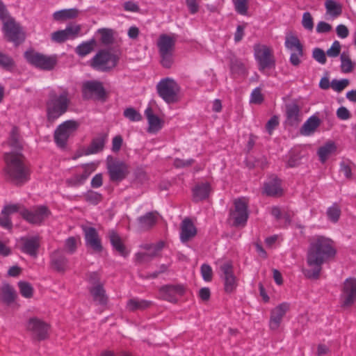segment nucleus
Wrapping results in <instances>:
<instances>
[{
    "instance_id": "f257e3e1",
    "label": "nucleus",
    "mask_w": 356,
    "mask_h": 356,
    "mask_svg": "<svg viewBox=\"0 0 356 356\" xmlns=\"http://www.w3.org/2000/svg\"><path fill=\"white\" fill-rule=\"evenodd\" d=\"M336 254L334 242L330 238L318 235L310 238L306 261L311 268L302 269L305 277L310 280H318L322 265L332 259Z\"/></svg>"
},
{
    "instance_id": "f03ea898",
    "label": "nucleus",
    "mask_w": 356,
    "mask_h": 356,
    "mask_svg": "<svg viewBox=\"0 0 356 356\" xmlns=\"http://www.w3.org/2000/svg\"><path fill=\"white\" fill-rule=\"evenodd\" d=\"M3 161L2 175L7 182L22 186L31 179V165L22 153L13 150L6 152L3 154Z\"/></svg>"
},
{
    "instance_id": "7ed1b4c3",
    "label": "nucleus",
    "mask_w": 356,
    "mask_h": 356,
    "mask_svg": "<svg viewBox=\"0 0 356 356\" xmlns=\"http://www.w3.org/2000/svg\"><path fill=\"white\" fill-rule=\"evenodd\" d=\"M70 104V99L67 90H64L59 95L54 90H51L45 103L47 122H55L68 111Z\"/></svg>"
},
{
    "instance_id": "20e7f679",
    "label": "nucleus",
    "mask_w": 356,
    "mask_h": 356,
    "mask_svg": "<svg viewBox=\"0 0 356 356\" xmlns=\"http://www.w3.org/2000/svg\"><path fill=\"white\" fill-rule=\"evenodd\" d=\"M24 57L30 65L44 71L52 70L58 62L56 55L47 56L33 49L26 51Z\"/></svg>"
},
{
    "instance_id": "39448f33",
    "label": "nucleus",
    "mask_w": 356,
    "mask_h": 356,
    "mask_svg": "<svg viewBox=\"0 0 356 356\" xmlns=\"http://www.w3.org/2000/svg\"><path fill=\"white\" fill-rule=\"evenodd\" d=\"M119 58L107 49L99 50L90 60L91 67L98 71L109 72L118 65Z\"/></svg>"
},
{
    "instance_id": "423d86ee",
    "label": "nucleus",
    "mask_w": 356,
    "mask_h": 356,
    "mask_svg": "<svg viewBox=\"0 0 356 356\" xmlns=\"http://www.w3.org/2000/svg\"><path fill=\"white\" fill-rule=\"evenodd\" d=\"M234 209L229 211V218L234 227H244L249 217L248 202L245 197L236 199L234 202Z\"/></svg>"
},
{
    "instance_id": "0eeeda50",
    "label": "nucleus",
    "mask_w": 356,
    "mask_h": 356,
    "mask_svg": "<svg viewBox=\"0 0 356 356\" xmlns=\"http://www.w3.org/2000/svg\"><path fill=\"white\" fill-rule=\"evenodd\" d=\"M156 90L159 95L168 104H173L178 100L179 87L177 83L169 78L160 81Z\"/></svg>"
},
{
    "instance_id": "6e6552de",
    "label": "nucleus",
    "mask_w": 356,
    "mask_h": 356,
    "mask_svg": "<svg viewBox=\"0 0 356 356\" xmlns=\"http://www.w3.org/2000/svg\"><path fill=\"white\" fill-rule=\"evenodd\" d=\"M106 167L110 180L113 182L122 181L129 173V166L126 163L111 156L107 159Z\"/></svg>"
},
{
    "instance_id": "1a4fd4ad",
    "label": "nucleus",
    "mask_w": 356,
    "mask_h": 356,
    "mask_svg": "<svg viewBox=\"0 0 356 356\" xmlns=\"http://www.w3.org/2000/svg\"><path fill=\"white\" fill-rule=\"evenodd\" d=\"M254 56L258 63L259 70L264 72L266 69L274 68L275 59L270 48L266 45L254 47Z\"/></svg>"
},
{
    "instance_id": "9d476101",
    "label": "nucleus",
    "mask_w": 356,
    "mask_h": 356,
    "mask_svg": "<svg viewBox=\"0 0 356 356\" xmlns=\"http://www.w3.org/2000/svg\"><path fill=\"white\" fill-rule=\"evenodd\" d=\"M79 124L74 120H67L60 124L54 132V141L60 147H65L70 136L75 131Z\"/></svg>"
},
{
    "instance_id": "9b49d317",
    "label": "nucleus",
    "mask_w": 356,
    "mask_h": 356,
    "mask_svg": "<svg viewBox=\"0 0 356 356\" xmlns=\"http://www.w3.org/2000/svg\"><path fill=\"white\" fill-rule=\"evenodd\" d=\"M83 97L84 99L94 98L104 102L107 97L106 92L102 82L99 81H88L83 84Z\"/></svg>"
},
{
    "instance_id": "f8f14e48",
    "label": "nucleus",
    "mask_w": 356,
    "mask_h": 356,
    "mask_svg": "<svg viewBox=\"0 0 356 356\" xmlns=\"http://www.w3.org/2000/svg\"><path fill=\"white\" fill-rule=\"evenodd\" d=\"M49 327V324L37 317L30 318L26 325V330L38 341H42L48 337Z\"/></svg>"
},
{
    "instance_id": "ddd939ff",
    "label": "nucleus",
    "mask_w": 356,
    "mask_h": 356,
    "mask_svg": "<svg viewBox=\"0 0 356 356\" xmlns=\"http://www.w3.org/2000/svg\"><path fill=\"white\" fill-rule=\"evenodd\" d=\"M3 31L9 42H12L15 46L22 43L25 40V34L20 26L15 19H10L3 25Z\"/></svg>"
},
{
    "instance_id": "4468645a",
    "label": "nucleus",
    "mask_w": 356,
    "mask_h": 356,
    "mask_svg": "<svg viewBox=\"0 0 356 356\" xmlns=\"http://www.w3.org/2000/svg\"><path fill=\"white\" fill-rule=\"evenodd\" d=\"M19 213L29 223L40 224L51 214V211L46 206L40 205L31 211L24 208L20 211Z\"/></svg>"
},
{
    "instance_id": "2eb2a0df",
    "label": "nucleus",
    "mask_w": 356,
    "mask_h": 356,
    "mask_svg": "<svg viewBox=\"0 0 356 356\" xmlns=\"http://www.w3.org/2000/svg\"><path fill=\"white\" fill-rule=\"evenodd\" d=\"M185 291V287L181 284H165L159 289V296L163 300L176 303Z\"/></svg>"
},
{
    "instance_id": "dca6fc26",
    "label": "nucleus",
    "mask_w": 356,
    "mask_h": 356,
    "mask_svg": "<svg viewBox=\"0 0 356 356\" xmlns=\"http://www.w3.org/2000/svg\"><path fill=\"white\" fill-rule=\"evenodd\" d=\"M343 307H350L356 302V279L348 278L343 284L341 294Z\"/></svg>"
},
{
    "instance_id": "f3484780",
    "label": "nucleus",
    "mask_w": 356,
    "mask_h": 356,
    "mask_svg": "<svg viewBox=\"0 0 356 356\" xmlns=\"http://www.w3.org/2000/svg\"><path fill=\"white\" fill-rule=\"evenodd\" d=\"M221 275L224 281V289L226 293H232L237 286V279L234 274V268L232 261H228L220 266Z\"/></svg>"
},
{
    "instance_id": "a211bd4d",
    "label": "nucleus",
    "mask_w": 356,
    "mask_h": 356,
    "mask_svg": "<svg viewBox=\"0 0 356 356\" xmlns=\"http://www.w3.org/2000/svg\"><path fill=\"white\" fill-rule=\"evenodd\" d=\"M81 31L80 25H69L64 30H59L51 34L52 40L62 43L69 39L76 38Z\"/></svg>"
},
{
    "instance_id": "6ab92c4d",
    "label": "nucleus",
    "mask_w": 356,
    "mask_h": 356,
    "mask_svg": "<svg viewBox=\"0 0 356 356\" xmlns=\"http://www.w3.org/2000/svg\"><path fill=\"white\" fill-rule=\"evenodd\" d=\"M22 252L26 253L34 258L37 257L39 248L40 246V237L38 236L31 237H22L20 238Z\"/></svg>"
},
{
    "instance_id": "aec40b11",
    "label": "nucleus",
    "mask_w": 356,
    "mask_h": 356,
    "mask_svg": "<svg viewBox=\"0 0 356 356\" xmlns=\"http://www.w3.org/2000/svg\"><path fill=\"white\" fill-rule=\"evenodd\" d=\"M83 232L86 246L90 247L95 252H101L103 247L96 229L92 227H86L83 228Z\"/></svg>"
},
{
    "instance_id": "412c9836",
    "label": "nucleus",
    "mask_w": 356,
    "mask_h": 356,
    "mask_svg": "<svg viewBox=\"0 0 356 356\" xmlns=\"http://www.w3.org/2000/svg\"><path fill=\"white\" fill-rule=\"evenodd\" d=\"M289 309V305L286 302H283L271 311L269 326L272 330L278 329L283 317Z\"/></svg>"
},
{
    "instance_id": "4be33fe9",
    "label": "nucleus",
    "mask_w": 356,
    "mask_h": 356,
    "mask_svg": "<svg viewBox=\"0 0 356 356\" xmlns=\"http://www.w3.org/2000/svg\"><path fill=\"white\" fill-rule=\"evenodd\" d=\"M68 259L62 250L58 249L50 254V266L54 270L63 273L66 270Z\"/></svg>"
},
{
    "instance_id": "5701e85b",
    "label": "nucleus",
    "mask_w": 356,
    "mask_h": 356,
    "mask_svg": "<svg viewBox=\"0 0 356 356\" xmlns=\"http://www.w3.org/2000/svg\"><path fill=\"white\" fill-rule=\"evenodd\" d=\"M286 122L291 127H296L301 122L300 108L296 103L286 104Z\"/></svg>"
},
{
    "instance_id": "b1692460",
    "label": "nucleus",
    "mask_w": 356,
    "mask_h": 356,
    "mask_svg": "<svg viewBox=\"0 0 356 356\" xmlns=\"http://www.w3.org/2000/svg\"><path fill=\"white\" fill-rule=\"evenodd\" d=\"M107 236L113 248L122 257H127L129 251L120 235L115 230L111 229L108 232Z\"/></svg>"
},
{
    "instance_id": "393cba45",
    "label": "nucleus",
    "mask_w": 356,
    "mask_h": 356,
    "mask_svg": "<svg viewBox=\"0 0 356 356\" xmlns=\"http://www.w3.org/2000/svg\"><path fill=\"white\" fill-rule=\"evenodd\" d=\"M264 192L268 196L276 197L282 195L281 180L277 177H273L264 185Z\"/></svg>"
},
{
    "instance_id": "a878e982",
    "label": "nucleus",
    "mask_w": 356,
    "mask_h": 356,
    "mask_svg": "<svg viewBox=\"0 0 356 356\" xmlns=\"http://www.w3.org/2000/svg\"><path fill=\"white\" fill-rule=\"evenodd\" d=\"M197 234V229L192 220L189 218H185L181 226L180 238L184 243L188 241Z\"/></svg>"
},
{
    "instance_id": "bb28decb",
    "label": "nucleus",
    "mask_w": 356,
    "mask_h": 356,
    "mask_svg": "<svg viewBox=\"0 0 356 356\" xmlns=\"http://www.w3.org/2000/svg\"><path fill=\"white\" fill-rule=\"evenodd\" d=\"M175 39L166 34H161L157 41L159 53L174 52Z\"/></svg>"
},
{
    "instance_id": "cd10ccee",
    "label": "nucleus",
    "mask_w": 356,
    "mask_h": 356,
    "mask_svg": "<svg viewBox=\"0 0 356 356\" xmlns=\"http://www.w3.org/2000/svg\"><path fill=\"white\" fill-rule=\"evenodd\" d=\"M107 135L101 134L97 137L92 138L90 145L85 149V154L90 155L97 154L104 149Z\"/></svg>"
},
{
    "instance_id": "c85d7f7f",
    "label": "nucleus",
    "mask_w": 356,
    "mask_h": 356,
    "mask_svg": "<svg viewBox=\"0 0 356 356\" xmlns=\"http://www.w3.org/2000/svg\"><path fill=\"white\" fill-rule=\"evenodd\" d=\"M158 213L150 211L138 218V225L140 229L147 231L153 227L157 222Z\"/></svg>"
},
{
    "instance_id": "c756f323",
    "label": "nucleus",
    "mask_w": 356,
    "mask_h": 356,
    "mask_svg": "<svg viewBox=\"0 0 356 356\" xmlns=\"http://www.w3.org/2000/svg\"><path fill=\"white\" fill-rule=\"evenodd\" d=\"M145 115L148 121V131L157 132L161 129L163 127L162 120L153 113L152 107L148 106L145 111Z\"/></svg>"
},
{
    "instance_id": "7c9ffc66",
    "label": "nucleus",
    "mask_w": 356,
    "mask_h": 356,
    "mask_svg": "<svg viewBox=\"0 0 356 356\" xmlns=\"http://www.w3.org/2000/svg\"><path fill=\"white\" fill-rule=\"evenodd\" d=\"M88 290L97 305L104 306L107 304L108 296L104 288V284L90 286Z\"/></svg>"
},
{
    "instance_id": "2f4dec72",
    "label": "nucleus",
    "mask_w": 356,
    "mask_h": 356,
    "mask_svg": "<svg viewBox=\"0 0 356 356\" xmlns=\"http://www.w3.org/2000/svg\"><path fill=\"white\" fill-rule=\"evenodd\" d=\"M211 192V186L209 183H202L197 184L193 188V201L198 202L207 199Z\"/></svg>"
},
{
    "instance_id": "473e14b6",
    "label": "nucleus",
    "mask_w": 356,
    "mask_h": 356,
    "mask_svg": "<svg viewBox=\"0 0 356 356\" xmlns=\"http://www.w3.org/2000/svg\"><path fill=\"white\" fill-rule=\"evenodd\" d=\"M320 124L321 120L318 117L315 115L311 116L303 124L300 129V133L303 136H309L316 131Z\"/></svg>"
},
{
    "instance_id": "72a5a7b5",
    "label": "nucleus",
    "mask_w": 356,
    "mask_h": 356,
    "mask_svg": "<svg viewBox=\"0 0 356 356\" xmlns=\"http://www.w3.org/2000/svg\"><path fill=\"white\" fill-rule=\"evenodd\" d=\"M152 305V302L138 298H131L127 303V308L130 312L145 310Z\"/></svg>"
},
{
    "instance_id": "f704fd0d",
    "label": "nucleus",
    "mask_w": 356,
    "mask_h": 356,
    "mask_svg": "<svg viewBox=\"0 0 356 356\" xmlns=\"http://www.w3.org/2000/svg\"><path fill=\"white\" fill-rule=\"evenodd\" d=\"M79 10L76 8L64 9L54 13L53 17L56 21H64L74 19L78 16Z\"/></svg>"
},
{
    "instance_id": "c9c22d12",
    "label": "nucleus",
    "mask_w": 356,
    "mask_h": 356,
    "mask_svg": "<svg viewBox=\"0 0 356 356\" xmlns=\"http://www.w3.org/2000/svg\"><path fill=\"white\" fill-rule=\"evenodd\" d=\"M95 45L96 41L92 38L78 45L75 49V52L79 56L84 57L93 51Z\"/></svg>"
},
{
    "instance_id": "e433bc0d",
    "label": "nucleus",
    "mask_w": 356,
    "mask_h": 356,
    "mask_svg": "<svg viewBox=\"0 0 356 356\" xmlns=\"http://www.w3.org/2000/svg\"><path fill=\"white\" fill-rule=\"evenodd\" d=\"M327 14L335 18L342 13V6L334 0H326L325 2Z\"/></svg>"
},
{
    "instance_id": "4c0bfd02",
    "label": "nucleus",
    "mask_w": 356,
    "mask_h": 356,
    "mask_svg": "<svg viewBox=\"0 0 356 356\" xmlns=\"http://www.w3.org/2000/svg\"><path fill=\"white\" fill-rule=\"evenodd\" d=\"M336 145L332 142H328L318 148L317 154L322 163H324L328 156L336 150Z\"/></svg>"
},
{
    "instance_id": "58836bf2",
    "label": "nucleus",
    "mask_w": 356,
    "mask_h": 356,
    "mask_svg": "<svg viewBox=\"0 0 356 356\" xmlns=\"http://www.w3.org/2000/svg\"><path fill=\"white\" fill-rule=\"evenodd\" d=\"M3 301L7 305L13 303L16 298V293L14 288L8 283L3 284L1 287Z\"/></svg>"
},
{
    "instance_id": "ea45409f",
    "label": "nucleus",
    "mask_w": 356,
    "mask_h": 356,
    "mask_svg": "<svg viewBox=\"0 0 356 356\" xmlns=\"http://www.w3.org/2000/svg\"><path fill=\"white\" fill-rule=\"evenodd\" d=\"M284 44L286 49L292 51H299L298 55L301 54L302 50H303V45L298 38L295 35L286 37Z\"/></svg>"
},
{
    "instance_id": "a19ab883",
    "label": "nucleus",
    "mask_w": 356,
    "mask_h": 356,
    "mask_svg": "<svg viewBox=\"0 0 356 356\" xmlns=\"http://www.w3.org/2000/svg\"><path fill=\"white\" fill-rule=\"evenodd\" d=\"M9 145L16 150H21L23 148L22 140L19 134V129L16 127H14L10 132Z\"/></svg>"
},
{
    "instance_id": "79ce46f5",
    "label": "nucleus",
    "mask_w": 356,
    "mask_h": 356,
    "mask_svg": "<svg viewBox=\"0 0 356 356\" xmlns=\"http://www.w3.org/2000/svg\"><path fill=\"white\" fill-rule=\"evenodd\" d=\"M230 70L232 74L237 75H245L247 73L246 67L243 63L235 57L231 58Z\"/></svg>"
},
{
    "instance_id": "37998d69",
    "label": "nucleus",
    "mask_w": 356,
    "mask_h": 356,
    "mask_svg": "<svg viewBox=\"0 0 356 356\" xmlns=\"http://www.w3.org/2000/svg\"><path fill=\"white\" fill-rule=\"evenodd\" d=\"M100 34V41L104 45H110L114 42V31L111 29L102 28L97 31Z\"/></svg>"
},
{
    "instance_id": "c03bdc74",
    "label": "nucleus",
    "mask_w": 356,
    "mask_h": 356,
    "mask_svg": "<svg viewBox=\"0 0 356 356\" xmlns=\"http://www.w3.org/2000/svg\"><path fill=\"white\" fill-rule=\"evenodd\" d=\"M164 242L159 241L156 244H147L144 245V248L147 250L146 253L148 254L150 259H153L154 258L159 257L160 255V252L164 247Z\"/></svg>"
},
{
    "instance_id": "a18cd8bd",
    "label": "nucleus",
    "mask_w": 356,
    "mask_h": 356,
    "mask_svg": "<svg viewBox=\"0 0 356 356\" xmlns=\"http://www.w3.org/2000/svg\"><path fill=\"white\" fill-rule=\"evenodd\" d=\"M83 199L92 205H97L102 201L103 196L101 193L89 190L83 194Z\"/></svg>"
},
{
    "instance_id": "49530a36",
    "label": "nucleus",
    "mask_w": 356,
    "mask_h": 356,
    "mask_svg": "<svg viewBox=\"0 0 356 356\" xmlns=\"http://www.w3.org/2000/svg\"><path fill=\"white\" fill-rule=\"evenodd\" d=\"M326 213L328 219L332 222L336 223L339 220L341 216L340 207L337 203H334L327 209Z\"/></svg>"
},
{
    "instance_id": "de8ad7c7",
    "label": "nucleus",
    "mask_w": 356,
    "mask_h": 356,
    "mask_svg": "<svg viewBox=\"0 0 356 356\" xmlns=\"http://www.w3.org/2000/svg\"><path fill=\"white\" fill-rule=\"evenodd\" d=\"M341 58V70L343 73H349L353 70V63L349 56L343 52L340 56Z\"/></svg>"
},
{
    "instance_id": "09e8293b",
    "label": "nucleus",
    "mask_w": 356,
    "mask_h": 356,
    "mask_svg": "<svg viewBox=\"0 0 356 356\" xmlns=\"http://www.w3.org/2000/svg\"><path fill=\"white\" fill-rule=\"evenodd\" d=\"M15 65V61L11 56L0 51V67L6 70H10Z\"/></svg>"
},
{
    "instance_id": "8fccbe9b",
    "label": "nucleus",
    "mask_w": 356,
    "mask_h": 356,
    "mask_svg": "<svg viewBox=\"0 0 356 356\" xmlns=\"http://www.w3.org/2000/svg\"><path fill=\"white\" fill-rule=\"evenodd\" d=\"M18 286L22 296L26 298H30L33 296V288L31 284L26 282L20 281L18 283Z\"/></svg>"
},
{
    "instance_id": "3c124183",
    "label": "nucleus",
    "mask_w": 356,
    "mask_h": 356,
    "mask_svg": "<svg viewBox=\"0 0 356 356\" xmlns=\"http://www.w3.org/2000/svg\"><path fill=\"white\" fill-rule=\"evenodd\" d=\"M161 64L165 68H170L174 63V52L159 53Z\"/></svg>"
},
{
    "instance_id": "603ef678",
    "label": "nucleus",
    "mask_w": 356,
    "mask_h": 356,
    "mask_svg": "<svg viewBox=\"0 0 356 356\" xmlns=\"http://www.w3.org/2000/svg\"><path fill=\"white\" fill-rule=\"evenodd\" d=\"M90 172L86 169L81 175H76L73 178L68 180L73 186H79L83 184L88 178Z\"/></svg>"
},
{
    "instance_id": "864d4df0",
    "label": "nucleus",
    "mask_w": 356,
    "mask_h": 356,
    "mask_svg": "<svg viewBox=\"0 0 356 356\" xmlns=\"http://www.w3.org/2000/svg\"><path fill=\"white\" fill-rule=\"evenodd\" d=\"M123 114L125 118H128L132 122H138L142 119V116L140 113L132 107L126 108L124 111Z\"/></svg>"
},
{
    "instance_id": "5fc2aeb1",
    "label": "nucleus",
    "mask_w": 356,
    "mask_h": 356,
    "mask_svg": "<svg viewBox=\"0 0 356 356\" xmlns=\"http://www.w3.org/2000/svg\"><path fill=\"white\" fill-rule=\"evenodd\" d=\"M236 11L242 15H247L248 0H233Z\"/></svg>"
},
{
    "instance_id": "6e6d98bb",
    "label": "nucleus",
    "mask_w": 356,
    "mask_h": 356,
    "mask_svg": "<svg viewBox=\"0 0 356 356\" xmlns=\"http://www.w3.org/2000/svg\"><path fill=\"white\" fill-rule=\"evenodd\" d=\"M349 80L346 79L341 80L333 79L331 81V88L334 91L340 92L349 85Z\"/></svg>"
},
{
    "instance_id": "4d7b16f0",
    "label": "nucleus",
    "mask_w": 356,
    "mask_h": 356,
    "mask_svg": "<svg viewBox=\"0 0 356 356\" xmlns=\"http://www.w3.org/2000/svg\"><path fill=\"white\" fill-rule=\"evenodd\" d=\"M65 249L70 254H74L77 249V240L74 236H70L65 240Z\"/></svg>"
},
{
    "instance_id": "13d9d810",
    "label": "nucleus",
    "mask_w": 356,
    "mask_h": 356,
    "mask_svg": "<svg viewBox=\"0 0 356 356\" xmlns=\"http://www.w3.org/2000/svg\"><path fill=\"white\" fill-rule=\"evenodd\" d=\"M326 53L321 48H314L312 51V57L321 64H325L327 61Z\"/></svg>"
},
{
    "instance_id": "bf43d9fd",
    "label": "nucleus",
    "mask_w": 356,
    "mask_h": 356,
    "mask_svg": "<svg viewBox=\"0 0 356 356\" xmlns=\"http://www.w3.org/2000/svg\"><path fill=\"white\" fill-rule=\"evenodd\" d=\"M302 25L305 29L308 31H312L314 29V20L310 13L305 12L303 13Z\"/></svg>"
},
{
    "instance_id": "052dcab7",
    "label": "nucleus",
    "mask_w": 356,
    "mask_h": 356,
    "mask_svg": "<svg viewBox=\"0 0 356 356\" xmlns=\"http://www.w3.org/2000/svg\"><path fill=\"white\" fill-rule=\"evenodd\" d=\"M202 278L206 282H210L212 280L213 271L211 267L206 264L202 265L200 268Z\"/></svg>"
},
{
    "instance_id": "680f3d73",
    "label": "nucleus",
    "mask_w": 356,
    "mask_h": 356,
    "mask_svg": "<svg viewBox=\"0 0 356 356\" xmlns=\"http://www.w3.org/2000/svg\"><path fill=\"white\" fill-rule=\"evenodd\" d=\"M341 52V44L340 42L337 40L334 41L331 47L328 49L326 51V54L329 57L335 58L337 57Z\"/></svg>"
},
{
    "instance_id": "e2e57ef3",
    "label": "nucleus",
    "mask_w": 356,
    "mask_h": 356,
    "mask_svg": "<svg viewBox=\"0 0 356 356\" xmlns=\"http://www.w3.org/2000/svg\"><path fill=\"white\" fill-rule=\"evenodd\" d=\"M87 281L92 286H97V285H103L102 283L100 282V275L97 272H90L87 274Z\"/></svg>"
},
{
    "instance_id": "0e129e2a",
    "label": "nucleus",
    "mask_w": 356,
    "mask_h": 356,
    "mask_svg": "<svg viewBox=\"0 0 356 356\" xmlns=\"http://www.w3.org/2000/svg\"><path fill=\"white\" fill-rule=\"evenodd\" d=\"M279 118L277 115H273L267 122L266 124V129L268 133L271 135L273 130L279 125Z\"/></svg>"
},
{
    "instance_id": "69168bd1",
    "label": "nucleus",
    "mask_w": 356,
    "mask_h": 356,
    "mask_svg": "<svg viewBox=\"0 0 356 356\" xmlns=\"http://www.w3.org/2000/svg\"><path fill=\"white\" fill-rule=\"evenodd\" d=\"M263 101H264V97L261 92L260 88H254L251 93L250 102L259 104Z\"/></svg>"
},
{
    "instance_id": "338daca9",
    "label": "nucleus",
    "mask_w": 356,
    "mask_h": 356,
    "mask_svg": "<svg viewBox=\"0 0 356 356\" xmlns=\"http://www.w3.org/2000/svg\"><path fill=\"white\" fill-rule=\"evenodd\" d=\"M299 51H293L291 54L289 61L294 67H298L301 63L300 58L304 56V50H302L301 54L298 55Z\"/></svg>"
},
{
    "instance_id": "774afa93",
    "label": "nucleus",
    "mask_w": 356,
    "mask_h": 356,
    "mask_svg": "<svg viewBox=\"0 0 356 356\" xmlns=\"http://www.w3.org/2000/svg\"><path fill=\"white\" fill-rule=\"evenodd\" d=\"M332 26L323 21H321L317 24L316 31L318 33H327L332 31Z\"/></svg>"
}]
</instances>
